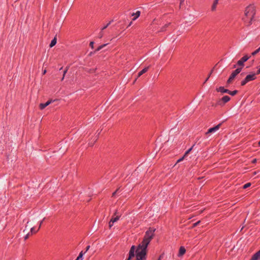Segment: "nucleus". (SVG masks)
Segmentation results:
<instances>
[{"instance_id":"nucleus-1","label":"nucleus","mask_w":260,"mask_h":260,"mask_svg":"<svg viewBox=\"0 0 260 260\" xmlns=\"http://www.w3.org/2000/svg\"><path fill=\"white\" fill-rule=\"evenodd\" d=\"M155 229L150 228L145 233L143 240L139 245L137 249L135 246H132L129 252V256L127 260H131L134 257L136 252V260H146L147 248L151 240L154 237Z\"/></svg>"},{"instance_id":"nucleus-2","label":"nucleus","mask_w":260,"mask_h":260,"mask_svg":"<svg viewBox=\"0 0 260 260\" xmlns=\"http://www.w3.org/2000/svg\"><path fill=\"white\" fill-rule=\"evenodd\" d=\"M255 14V7L253 5H249L244 10V17L243 18V20L250 25L252 23L254 15Z\"/></svg>"},{"instance_id":"nucleus-3","label":"nucleus","mask_w":260,"mask_h":260,"mask_svg":"<svg viewBox=\"0 0 260 260\" xmlns=\"http://www.w3.org/2000/svg\"><path fill=\"white\" fill-rule=\"evenodd\" d=\"M241 71V68H238L234 72L232 73L231 75L230 76V78L227 81V83L230 84L231 83L232 81L234 80V79L235 78V77L237 76V74L240 73V72Z\"/></svg>"},{"instance_id":"nucleus-4","label":"nucleus","mask_w":260,"mask_h":260,"mask_svg":"<svg viewBox=\"0 0 260 260\" xmlns=\"http://www.w3.org/2000/svg\"><path fill=\"white\" fill-rule=\"evenodd\" d=\"M221 125V123H219L213 127L210 128L208 131L205 133V135L208 137L210 134L214 133L217 132Z\"/></svg>"},{"instance_id":"nucleus-5","label":"nucleus","mask_w":260,"mask_h":260,"mask_svg":"<svg viewBox=\"0 0 260 260\" xmlns=\"http://www.w3.org/2000/svg\"><path fill=\"white\" fill-rule=\"evenodd\" d=\"M249 58V57L248 56H247V55H245L238 61L237 63L239 66H243L244 62L246 61Z\"/></svg>"},{"instance_id":"nucleus-6","label":"nucleus","mask_w":260,"mask_h":260,"mask_svg":"<svg viewBox=\"0 0 260 260\" xmlns=\"http://www.w3.org/2000/svg\"><path fill=\"white\" fill-rule=\"evenodd\" d=\"M194 145H193L190 148H189L187 151H186V152L185 153V154H184V155L182 157H181V158H180L179 159H178L177 160V163L182 161L184 159V158L189 154V153L192 149Z\"/></svg>"},{"instance_id":"nucleus-7","label":"nucleus","mask_w":260,"mask_h":260,"mask_svg":"<svg viewBox=\"0 0 260 260\" xmlns=\"http://www.w3.org/2000/svg\"><path fill=\"white\" fill-rule=\"evenodd\" d=\"M219 0H214L213 3L211 6V11L214 12L216 10V7L218 4Z\"/></svg>"},{"instance_id":"nucleus-8","label":"nucleus","mask_w":260,"mask_h":260,"mask_svg":"<svg viewBox=\"0 0 260 260\" xmlns=\"http://www.w3.org/2000/svg\"><path fill=\"white\" fill-rule=\"evenodd\" d=\"M255 75H256V74H253L251 75H247L245 78L246 80H247V82H248L250 81H252V80H254L255 78Z\"/></svg>"},{"instance_id":"nucleus-9","label":"nucleus","mask_w":260,"mask_h":260,"mask_svg":"<svg viewBox=\"0 0 260 260\" xmlns=\"http://www.w3.org/2000/svg\"><path fill=\"white\" fill-rule=\"evenodd\" d=\"M121 214L120 215H117L116 216H112L111 219V222H112V223H114L115 222H117L119 219L120 217L121 216Z\"/></svg>"},{"instance_id":"nucleus-10","label":"nucleus","mask_w":260,"mask_h":260,"mask_svg":"<svg viewBox=\"0 0 260 260\" xmlns=\"http://www.w3.org/2000/svg\"><path fill=\"white\" fill-rule=\"evenodd\" d=\"M52 102V100H50V101H47L45 104H42V103L40 104V108L41 110H42V109H44L46 107L48 106L49 104H50Z\"/></svg>"},{"instance_id":"nucleus-11","label":"nucleus","mask_w":260,"mask_h":260,"mask_svg":"<svg viewBox=\"0 0 260 260\" xmlns=\"http://www.w3.org/2000/svg\"><path fill=\"white\" fill-rule=\"evenodd\" d=\"M259 259H260V250L253 255L251 260H257Z\"/></svg>"},{"instance_id":"nucleus-12","label":"nucleus","mask_w":260,"mask_h":260,"mask_svg":"<svg viewBox=\"0 0 260 260\" xmlns=\"http://www.w3.org/2000/svg\"><path fill=\"white\" fill-rule=\"evenodd\" d=\"M217 91L218 92H220L222 93H228L230 92V90L228 89H224L223 87H219L217 89Z\"/></svg>"},{"instance_id":"nucleus-13","label":"nucleus","mask_w":260,"mask_h":260,"mask_svg":"<svg viewBox=\"0 0 260 260\" xmlns=\"http://www.w3.org/2000/svg\"><path fill=\"white\" fill-rule=\"evenodd\" d=\"M186 250L183 247H181L179 249L178 256L183 255L185 253Z\"/></svg>"},{"instance_id":"nucleus-14","label":"nucleus","mask_w":260,"mask_h":260,"mask_svg":"<svg viewBox=\"0 0 260 260\" xmlns=\"http://www.w3.org/2000/svg\"><path fill=\"white\" fill-rule=\"evenodd\" d=\"M140 11H138L136 13H133L132 14V16H135L133 18V20H135L137 18H138L140 15Z\"/></svg>"},{"instance_id":"nucleus-15","label":"nucleus","mask_w":260,"mask_h":260,"mask_svg":"<svg viewBox=\"0 0 260 260\" xmlns=\"http://www.w3.org/2000/svg\"><path fill=\"white\" fill-rule=\"evenodd\" d=\"M148 69H149V67H146V68H144L143 70H142L141 72H140L138 74V78L140 77L141 75H142L145 73H146L148 71Z\"/></svg>"},{"instance_id":"nucleus-16","label":"nucleus","mask_w":260,"mask_h":260,"mask_svg":"<svg viewBox=\"0 0 260 260\" xmlns=\"http://www.w3.org/2000/svg\"><path fill=\"white\" fill-rule=\"evenodd\" d=\"M230 100V98L228 95H225L221 99V101L223 102L224 104L229 102Z\"/></svg>"},{"instance_id":"nucleus-17","label":"nucleus","mask_w":260,"mask_h":260,"mask_svg":"<svg viewBox=\"0 0 260 260\" xmlns=\"http://www.w3.org/2000/svg\"><path fill=\"white\" fill-rule=\"evenodd\" d=\"M57 42V39L56 37H54V39L51 41V43L50 44V47H53Z\"/></svg>"},{"instance_id":"nucleus-18","label":"nucleus","mask_w":260,"mask_h":260,"mask_svg":"<svg viewBox=\"0 0 260 260\" xmlns=\"http://www.w3.org/2000/svg\"><path fill=\"white\" fill-rule=\"evenodd\" d=\"M84 254V253H83V251L80 252V253H79V255H78V256L77 257V258H76V260H82V257H83V255Z\"/></svg>"},{"instance_id":"nucleus-19","label":"nucleus","mask_w":260,"mask_h":260,"mask_svg":"<svg viewBox=\"0 0 260 260\" xmlns=\"http://www.w3.org/2000/svg\"><path fill=\"white\" fill-rule=\"evenodd\" d=\"M108 44H103L102 45L100 46L96 50V51H100L102 49H103L104 47L107 45Z\"/></svg>"},{"instance_id":"nucleus-20","label":"nucleus","mask_w":260,"mask_h":260,"mask_svg":"<svg viewBox=\"0 0 260 260\" xmlns=\"http://www.w3.org/2000/svg\"><path fill=\"white\" fill-rule=\"evenodd\" d=\"M39 230V229H38V230L35 231V228H34V227H31V228H30V233H31V234L36 233V232H37L38 231V230Z\"/></svg>"},{"instance_id":"nucleus-21","label":"nucleus","mask_w":260,"mask_h":260,"mask_svg":"<svg viewBox=\"0 0 260 260\" xmlns=\"http://www.w3.org/2000/svg\"><path fill=\"white\" fill-rule=\"evenodd\" d=\"M260 51V47L252 53V55H255Z\"/></svg>"},{"instance_id":"nucleus-22","label":"nucleus","mask_w":260,"mask_h":260,"mask_svg":"<svg viewBox=\"0 0 260 260\" xmlns=\"http://www.w3.org/2000/svg\"><path fill=\"white\" fill-rule=\"evenodd\" d=\"M238 92V91L237 90H234V91H230V92H228L229 94L232 95H235Z\"/></svg>"},{"instance_id":"nucleus-23","label":"nucleus","mask_w":260,"mask_h":260,"mask_svg":"<svg viewBox=\"0 0 260 260\" xmlns=\"http://www.w3.org/2000/svg\"><path fill=\"white\" fill-rule=\"evenodd\" d=\"M250 185H251L250 183H247L245 184V185H244L243 188H244V189L247 188V187H249Z\"/></svg>"},{"instance_id":"nucleus-24","label":"nucleus","mask_w":260,"mask_h":260,"mask_svg":"<svg viewBox=\"0 0 260 260\" xmlns=\"http://www.w3.org/2000/svg\"><path fill=\"white\" fill-rule=\"evenodd\" d=\"M112 21H110L108 23H107L105 26H104L102 28V30H103L104 29H106L111 23Z\"/></svg>"},{"instance_id":"nucleus-25","label":"nucleus","mask_w":260,"mask_h":260,"mask_svg":"<svg viewBox=\"0 0 260 260\" xmlns=\"http://www.w3.org/2000/svg\"><path fill=\"white\" fill-rule=\"evenodd\" d=\"M247 81L246 80V79L245 78V79L244 80H243L242 82H241V85L242 86H244L247 83Z\"/></svg>"},{"instance_id":"nucleus-26","label":"nucleus","mask_w":260,"mask_h":260,"mask_svg":"<svg viewBox=\"0 0 260 260\" xmlns=\"http://www.w3.org/2000/svg\"><path fill=\"white\" fill-rule=\"evenodd\" d=\"M170 23H168L167 24H166L164 27H163L162 28H161V31H164V28L168 27L169 25H170Z\"/></svg>"},{"instance_id":"nucleus-27","label":"nucleus","mask_w":260,"mask_h":260,"mask_svg":"<svg viewBox=\"0 0 260 260\" xmlns=\"http://www.w3.org/2000/svg\"><path fill=\"white\" fill-rule=\"evenodd\" d=\"M45 218H44L43 219L40 221V223H39V229L41 228V226L43 223V221L45 220Z\"/></svg>"},{"instance_id":"nucleus-28","label":"nucleus","mask_w":260,"mask_h":260,"mask_svg":"<svg viewBox=\"0 0 260 260\" xmlns=\"http://www.w3.org/2000/svg\"><path fill=\"white\" fill-rule=\"evenodd\" d=\"M212 71L211 72V73H210L209 75V76H208V77H207V79H206V80H205V82H204V83H205L206 82H207V80L209 79V77H210V75H211V74H212Z\"/></svg>"},{"instance_id":"nucleus-29","label":"nucleus","mask_w":260,"mask_h":260,"mask_svg":"<svg viewBox=\"0 0 260 260\" xmlns=\"http://www.w3.org/2000/svg\"><path fill=\"white\" fill-rule=\"evenodd\" d=\"M114 223H112V222H111V220L109 221V228H111L113 225Z\"/></svg>"},{"instance_id":"nucleus-30","label":"nucleus","mask_w":260,"mask_h":260,"mask_svg":"<svg viewBox=\"0 0 260 260\" xmlns=\"http://www.w3.org/2000/svg\"><path fill=\"white\" fill-rule=\"evenodd\" d=\"M93 44H94L93 42H91L90 43L89 45H90V46L92 48H93Z\"/></svg>"},{"instance_id":"nucleus-31","label":"nucleus","mask_w":260,"mask_h":260,"mask_svg":"<svg viewBox=\"0 0 260 260\" xmlns=\"http://www.w3.org/2000/svg\"><path fill=\"white\" fill-rule=\"evenodd\" d=\"M29 236V233H28L26 235V236L24 237V240H26Z\"/></svg>"},{"instance_id":"nucleus-32","label":"nucleus","mask_w":260,"mask_h":260,"mask_svg":"<svg viewBox=\"0 0 260 260\" xmlns=\"http://www.w3.org/2000/svg\"><path fill=\"white\" fill-rule=\"evenodd\" d=\"M102 31H103V30H102V31H101V32H100V34H99V38H102V37L103 36V32H102Z\"/></svg>"},{"instance_id":"nucleus-33","label":"nucleus","mask_w":260,"mask_h":260,"mask_svg":"<svg viewBox=\"0 0 260 260\" xmlns=\"http://www.w3.org/2000/svg\"><path fill=\"white\" fill-rule=\"evenodd\" d=\"M117 215H120V214L118 213L117 210H116L113 216H116Z\"/></svg>"},{"instance_id":"nucleus-34","label":"nucleus","mask_w":260,"mask_h":260,"mask_svg":"<svg viewBox=\"0 0 260 260\" xmlns=\"http://www.w3.org/2000/svg\"><path fill=\"white\" fill-rule=\"evenodd\" d=\"M200 222V221H199L196 222L195 223L193 224V226H197V225H198L199 224Z\"/></svg>"},{"instance_id":"nucleus-35","label":"nucleus","mask_w":260,"mask_h":260,"mask_svg":"<svg viewBox=\"0 0 260 260\" xmlns=\"http://www.w3.org/2000/svg\"><path fill=\"white\" fill-rule=\"evenodd\" d=\"M89 248L90 246H87L86 248V251L84 253H85V252H86L89 250Z\"/></svg>"},{"instance_id":"nucleus-36","label":"nucleus","mask_w":260,"mask_h":260,"mask_svg":"<svg viewBox=\"0 0 260 260\" xmlns=\"http://www.w3.org/2000/svg\"><path fill=\"white\" fill-rule=\"evenodd\" d=\"M118 191V189H117L115 192H114L112 194V196H114L116 192Z\"/></svg>"},{"instance_id":"nucleus-37","label":"nucleus","mask_w":260,"mask_h":260,"mask_svg":"<svg viewBox=\"0 0 260 260\" xmlns=\"http://www.w3.org/2000/svg\"><path fill=\"white\" fill-rule=\"evenodd\" d=\"M184 1H185V0H181V1H180V6H181V5H182L183 4V3H184Z\"/></svg>"},{"instance_id":"nucleus-38","label":"nucleus","mask_w":260,"mask_h":260,"mask_svg":"<svg viewBox=\"0 0 260 260\" xmlns=\"http://www.w3.org/2000/svg\"><path fill=\"white\" fill-rule=\"evenodd\" d=\"M67 71H68V69H67L65 71H64L63 72V77H64L65 76V74H66V73L67 72Z\"/></svg>"},{"instance_id":"nucleus-39","label":"nucleus","mask_w":260,"mask_h":260,"mask_svg":"<svg viewBox=\"0 0 260 260\" xmlns=\"http://www.w3.org/2000/svg\"><path fill=\"white\" fill-rule=\"evenodd\" d=\"M260 74V68L257 70L256 74Z\"/></svg>"},{"instance_id":"nucleus-40","label":"nucleus","mask_w":260,"mask_h":260,"mask_svg":"<svg viewBox=\"0 0 260 260\" xmlns=\"http://www.w3.org/2000/svg\"><path fill=\"white\" fill-rule=\"evenodd\" d=\"M46 73V70H45L43 71V74L44 75Z\"/></svg>"},{"instance_id":"nucleus-41","label":"nucleus","mask_w":260,"mask_h":260,"mask_svg":"<svg viewBox=\"0 0 260 260\" xmlns=\"http://www.w3.org/2000/svg\"><path fill=\"white\" fill-rule=\"evenodd\" d=\"M132 22H131L129 23V24H128V26H131V25H132Z\"/></svg>"},{"instance_id":"nucleus-42","label":"nucleus","mask_w":260,"mask_h":260,"mask_svg":"<svg viewBox=\"0 0 260 260\" xmlns=\"http://www.w3.org/2000/svg\"><path fill=\"white\" fill-rule=\"evenodd\" d=\"M162 257V255H160L158 260H161V258Z\"/></svg>"},{"instance_id":"nucleus-43","label":"nucleus","mask_w":260,"mask_h":260,"mask_svg":"<svg viewBox=\"0 0 260 260\" xmlns=\"http://www.w3.org/2000/svg\"><path fill=\"white\" fill-rule=\"evenodd\" d=\"M140 170V168H139H139H137V169L136 170V171H138V170Z\"/></svg>"},{"instance_id":"nucleus-44","label":"nucleus","mask_w":260,"mask_h":260,"mask_svg":"<svg viewBox=\"0 0 260 260\" xmlns=\"http://www.w3.org/2000/svg\"><path fill=\"white\" fill-rule=\"evenodd\" d=\"M64 77H63V76L62 77L61 80H63Z\"/></svg>"},{"instance_id":"nucleus-45","label":"nucleus","mask_w":260,"mask_h":260,"mask_svg":"<svg viewBox=\"0 0 260 260\" xmlns=\"http://www.w3.org/2000/svg\"><path fill=\"white\" fill-rule=\"evenodd\" d=\"M258 146H260V141L258 142Z\"/></svg>"}]
</instances>
